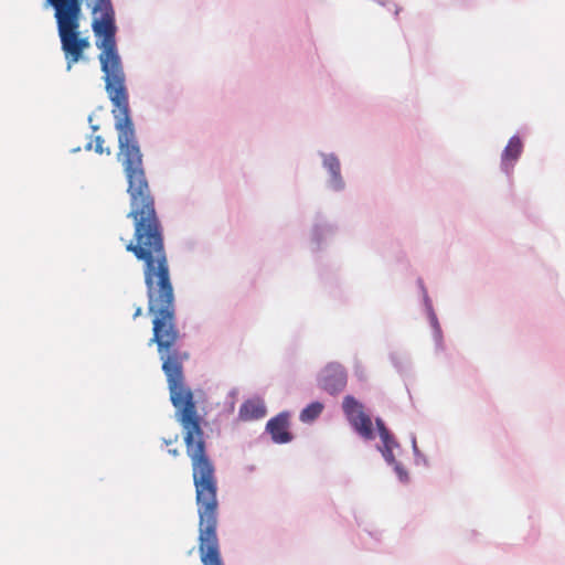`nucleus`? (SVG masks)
Instances as JSON below:
<instances>
[{
  "mask_svg": "<svg viewBox=\"0 0 565 565\" xmlns=\"http://www.w3.org/2000/svg\"><path fill=\"white\" fill-rule=\"evenodd\" d=\"M423 307H424V311L427 316L430 328L438 327L440 323H439L438 317H437L434 306H433V301L429 296L425 295V302H423Z\"/></svg>",
  "mask_w": 565,
  "mask_h": 565,
  "instance_id": "obj_13",
  "label": "nucleus"
},
{
  "mask_svg": "<svg viewBox=\"0 0 565 565\" xmlns=\"http://www.w3.org/2000/svg\"><path fill=\"white\" fill-rule=\"evenodd\" d=\"M323 409V402L318 399L311 401L300 411L299 419L303 424H312L320 417Z\"/></svg>",
  "mask_w": 565,
  "mask_h": 565,
  "instance_id": "obj_11",
  "label": "nucleus"
},
{
  "mask_svg": "<svg viewBox=\"0 0 565 565\" xmlns=\"http://www.w3.org/2000/svg\"><path fill=\"white\" fill-rule=\"evenodd\" d=\"M339 232L340 226L337 220L321 210L315 212L308 228V246L315 257L319 278L333 298L342 296L338 268L327 264L323 254L332 245Z\"/></svg>",
  "mask_w": 565,
  "mask_h": 565,
  "instance_id": "obj_1",
  "label": "nucleus"
},
{
  "mask_svg": "<svg viewBox=\"0 0 565 565\" xmlns=\"http://www.w3.org/2000/svg\"><path fill=\"white\" fill-rule=\"evenodd\" d=\"M86 149H87V150H90V149H92V142H88V143L86 145Z\"/></svg>",
  "mask_w": 565,
  "mask_h": 565,
  "instance_id": "obj_27",
  "label": "nucleus"
},
{
  "mask_svg": "<svg viewBox=\"0 0 565 565\" xmlns=\"http://www.w3.org/2000/svg\"><path fill=\"white\" fill-rule=\"evenodd\" d=\"M266 415V407L259 398H252L245 401L238 412V417L241 420H256L260 419Z\"/></svg>",
  "mask_w": 565,
  "mask_h": 565,
  "instance_id": "obj_8",
  "label": "nucleus"
},
{
  "mask_svg": "<svg viewBox=\"0 0 565 565\" xmlns=\"http://www.w3.org/2000/svg\"><path fill=\"white\" fill-rule=\"evenodd\" d=\"M431 330H433V339L435 342L436 353L444 351L445 350L444 334H443L440 324L438 327L431 328Z\"/></svg>",
  "mask_w": 565,
  "mask_h": 565,
  "instance_id": "obj_14",
  "label": "nucleus"
},
{
  "mask_svg": "<svg viewBox=\"0 0 565 565\" xmlns=\"http://www.w3.org/2000/svg\"><path fill=\"white\" fill-rule=\"evenodd\" d=\"M367 548L373 550V548H375V545H369Z\"/></svg>",
  "mask_w": 565,
  "mask_h": 565,
  "instance_id": "obj_28",
  "label": "nucleus"
},
{
  "mask_svg": "<svg viewBox=\"0 0 565 565\" xmlns=\"http://www.w3.org/2000/svg\"><path fill=\"white\" fill-rule=\"evenodd\" d=\"M199 553L202 565H224L217 537V488H195Z\"/></svg>",
  "mask_w": 565,
  "mask_h": 565,
  "instance_id": "obj_3",
  "label": "nucleus"
},
{
  "mask_svg": "<svg viewBox=\"0 0 565 565\" xmlns=\"http://www.w3.org/2000/svg\"><path fill=\"white\" fill-rule=\"evenodd\" d=\"M348 384V372L339 362L327 363L317 375V386L329 394L338 396Z\"/></svg>",
  "mask_w": 565,
  "mask_h": 565,
  "instance_id": "obj_5",
  "label": "nucleus"
},
{
  "mask_svg": "<svg viewBox=\"0 0 565 565\" xmlns=\"http://www.w3.org/2000/svg\"><path fill=\"white\" fill-rule=\"evenodd\" d=\"M524 149V142L522 138L515 134L513 135L501 153L500 168L502 172L510 175L514 169V166L521 158Z\"/></svg>",
  "mask_w": 565,
  "mask_h": 565,
  "instance_id": "obj_7",
  "label": "nucleus"
},
{
  "mask_svg": "<svg viewBox=\"0 0 565 565\" xmlns=\"http://www.w3.org/2000/svg\"><path fill=\"white\" fill-rule=\"evenodd\" d=\"M178 439H179V435L175 434L172 438L170 439H163V443L164 445L168 447V452L174 457L179 456L180 455V451L177 447H173L172 445L177 444L178 443Z\"/></svg>",
  "mask_w": 565,
  "mask_h": 565,
  "instance_id": "obj_17",
  "label": "nucleus"
},
{
  "mask_svg": "<svg viewBox=\"0 0 565 565\" xmlns=\"http://www.w3.org/2000/svg\"><path fill=\"white\" fill-rule=\"evenodd\" d=\"M46 4L54 9L61 49L70 71L84 60L85 51L90 47L88 38L79 31L83 0H46Z\"/></svg>",
  "mask_w": 565,
  "mask_h": 565,
  "instance_id": "obj_2",
  "label": "nucleus"
},
{
  "mask_svg": "<svg viewBox=\"0 0 565 565\" xmlns=\"http://www.w3.org/2000/svg\"><path fill=\"white\" fill-rule=\"evenodd\" d=\"M141 313H142L141 307H137L136 310H135V313H134V319H136L137 317L141 316Z\"/></svg>",
  "mask_w": 565,
  "mask_h": 565,
  "instance_id": "obj_26",
  "label": "nucleus"
},
{
  "mask_svg": "<svg viewBox=\"0 0 565 565\" xmlns=\"http://www.w3.org/2000/svg\"><path fill=\"white\" fill-rule=\"evenodd\" d=\"M178 439H179V435L175 434L172 438L170 439H163V443L164 445L168 447V452L174 457L179 456L180 455V451L177 447H173L172 445L177 444L178 443Z\"/></svg>",
  "mask_w": 565,
  "mask_h": 565,
  "instance_id": "obj_16",
  "label": "nucleus"
},
{
  "mask_svg": "<svg viewBox=\"0 0 565 565\" xmlns=\"http://www.w3.org/2000/svg\"><path fill=\"white\" fill-rule=\"evenodd\" d=\"M267 430L276 443H282V413L276 415L267 423Z\"/></svg>",
  "mask_w": 565,
  "mask_h": 565,
  "instance_id": "obj_12",
  "label": "nucleus"
},
{
  "mask_svg": "<svg viewBox=\"0 0 565 565\" xmlns=\"http://www.w3.org/2000/svg\"><path fill=\"white\" fill-rule=\"evenodd\" d=\"M354 375L360 382L366 381V373L364 366L361 362H355L354 364Z\"/></svg>",
  "mask_w": 565,
  "mask_h": 565,
  "instance_id": "obj_19",
  "label": "nucleus"
},
{
  "mask_svg": "<svg viewBox=\"0 0 565 565\" xmlns=\"http://www.w3.org/2000/svg\"><path fill=\"white\" fill-rule=\"evenodd\" d=\"M342 411L352 431L363 441L371 443L376 437L380 438V443L375 445L377 451L388 448L401 450V443L386 422L381 416H376L373 420L365 412L364 404L355 396L348 394L343 397Z\"/></svg>",
  "mask_w": 565,
  "mask_h": 565,
  "instance_id": "obj_4",
  "label": "nucleus"
},
{
  "mask_svg": "<svg viewBox=\"0 0 565 565\" xmlns=\"http://www.w3.org/2000/svg\"><path fill=\"white\" fill-rule=\"evenodd\" d=\"M321 167L327 172L324 188L332 193H342L347 189V182L341 171V162L335 152L318 151Z\"/></svg>",
  "mask_w": 565,
  "mask_h": 565,
  "instance_id": "obj_6",
  "label": "nucleus"
},
{
  "mask_svg": "<svg viewBox=\"0 0 565 565\" xmlns=\"http://www.w3.org/2000/svg\"><path fill=\"white\" fill-rule=\"evenodd\" d=\"M376 2L383 7H386L388 10H391V8H394L395 17H397L401 11V8L395 2L384 0H376Z\"/></svg>",
  "mask_w": 565,
  "mask_h": 565,
  "instance_id": "obj_21",
  "label": "nucleus"
},
{
  "mask_svg": "<svg viewBox=\"0 0 565 565\" xmlns=\"http://www.w3.org/2000/svg\"><path fill=\"white\" fill-rule=\"evenodd\" d=\"M417 285H418V288L420 290V294H422V301L425 302V295L426 296H429L428 295V291H427V288L424 284V280L422 278H418L417 279Z\"/></svg>",
  "mask_w": 565,
  "mask_h": 565,
  "instance_id": "obj_23",
  "label": "nucleus"
},
{
  "mask_svg": "<svg viewBox=\"0 0 565 565\" xmlns=\"http://www.w3.org/2000/svg\"><path fill=\"white\" fill-rule=\"evenodd\" d=\"M396 448H388L386 450L379 451L384 460V462L393 468L394 473L396 475L398 481L402 484H407L411 481L409 472L405 468V466L396 459L394 450Z\"/></svg>",
  "mask_w": 565,
  "mask_h": 565,
  "instance_id": "obj_9",
  "label": "nucleus"
},
{
  "mask_svg": "<svg viewBox=\"0 0 565 565\" xmlns=\"http://www.w3.org/2000/svg\"><path fill=\"white\" fill-rule=\"evenodd\" d=\"M291 414L288 411H285V444H288L294 440V434L289 429V418Z\"/></svg>",
  "mask_w": 565,
  "mask_h": 565,
  "instance_id": "obj_18",
  "label": "nucleus"
},
{
  "mask_svg": "<svg viewBox=\"0 0 565 565\" xmlns=\"http://www.w3.org/2000/svg\"><path fill=\"white\" fill-rule=\"evenodd\" d=\"M363 532L369 536L371 537L372 540H374L375 542V545L379 544L381 542V532L380 531H370V530H363Z\"/></svg>",
  "mask_w": 565,
  "mask_h": 565,
  "instance_id": "obj_22",
  "label": "nucleus"
},
{
  "mask_svg": "<svg viewBox=\"0 0 565 565\" xmlns=\"http://www.w3.org/2000/svg\"><path fill=\"white\" fill-rule=\"evenodd\" d=\"M414 455V463L416 466L424 465L426 467H429L428 458L422 450L418 448V446H415V450L413 451Z\"/></svg>",
  "mask_w": 565,
  "mask_h": 565,
  "instance_id": "obj_15",
  "label": "nucleus"
},
{
  "mask_svg": "<svg viewBox=\"0 0 565 565\" xmlns=\"http://www.w3.org/2000/svg\"><path fill=\"white\" fill-rule=\"evenodd\" d=\"M104 139L103 137L100 136H96L95 137V147H94V150L95 152L102 154L104 152H106L107 154H110V150L107 148V149H104Z\"/></svg>",
  "mask_w": 565,
  "mask_h": 565,
  "instance_id": "obj_20",
  "label": "nucleus"
},
{
  "mask_svg": "<svg viewBox=\"0 0 565 565\" xmlns=\"http://www.w3.org/2000/svg\"><path fill=\"white\" fill-rule=\"evenodd\" d=\"M479 535L478 531L471 530L468 532V540L469 541H476L477 536Z\"/></svg>",
  "mask_w": 565,
  "mask_h": 565,
  "instance_id": "obj_24",
  "label": "nucleus"
},
{
  "mask_svg": "<svg viewBox=\"0 0 565 565\" xmlns=\"http://www.w3.org/2000/svg\"><path fill=\"white\" fill-rule=\"evenodd\" d=\"M411 443H412V451H414L415 450V446H417V440H416V436L415 435H412Z\"/></svg>",
  "mask_w": 565,
  "mask_h": 565,
  "instance_id": "obj_25",
  "label": "nucleus"
},
{
  "mask_svg": "<svg viewBox=\"0 0 565 565\" xmlns=\"http://www.w3.org/2000/svg\"><path fill=\"white\" fill-rule=\"evenodd\" d=\"M388 359L402 377H409L413 374V364L408 355H401L397 352H390Z\"/></svg>",
  "mask_w": 565,
  "mask_h": 565,
  "instance_id": "obj_10",
  "label": "nucleus"
}]
</instances>
